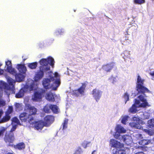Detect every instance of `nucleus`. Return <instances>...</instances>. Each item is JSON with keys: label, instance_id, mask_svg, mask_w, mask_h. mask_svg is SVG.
Here are the masks:
<instances>
[{"label": "nucleus", "instance_id": "47", "mask_svg": "<svg viewBox=\"0 0 154 154\" xmlns=\"http://www.w3.org/2000/svg\"><path fill=\"white\" fill-rule=\"evenodd\" d=\"M116 81V78H113V81L112 82V83L113 84H114L115 82Z\"/></svg>", "mask_w": 154, "mask_h": 154}, {"label": "nucleus", "instance_id": "26", "mask_svg": "<svg viewBox=\"0 0 154 154\" xmlns=\"http://www.w3.org/2000/svg\"><path fill=\"white\" fill-rule=\"evenodd\" d=\"M130 125L132 127L134 128L141 129V126L139 124L135 122L130 123H129Z\"/></svg>", "mask_w": 154, "mask_h": 154}, {"label": "nucleus", "instance_id": "31", "mask_svg": "<svg viewBox=\"0 0 154 154\" xmlns=\"http://www.w3.org/2000/svg\"><path fill=\"white\" fill-rule=\"evenodd\" d=\"M25 145L23 143H20L16 146V148L19 150L25 148Z\"/></svg>", "mask_w": 154, "mask_h": 154}, {"label": "nucleus", "instance_id": "3", "mask_svg": "<svg viewBox=\"0 0 154 154\" xmlns=\"http://www.w3.org/2000/svg\"><path fill=\"white\" fill-rule=\"evenodd\" d=\"M47 77L48 78L44 79L42 82L44 87L46 89L56 90L60 84V76L58 73L56 72L54 74L51 72H48Z\"/></svg>", "mask_w": 154, "mask_h": 154}, {"label": "nucleus", "instance_id": "41", "mask_svg": "<svg viewBox=\"0 0 154 154\" xmlns=\"http://www.w3.org/2000/svg\"><path fill=\"white\" fill-rule=\"evenodd\" d=\"M7 129V128L4 127L0 128V136L2 135L3 132Z\"/></svg>", "mask_w": 154, "mask_h": 154}, {"label": "nucleus", "instance_id": "35", "mask_svg": "<svg viewBox=\"0 0 154 154\" xmlns=\"http://www.w3.org/2000/svg\"><path fill=\"white\" fill-rule=\"evenodd\" d=\"M37 66V63L36 62L33 63L29 64L28 66L32 69H34L36 68Z\"/></svg>", "mask_w": 154, "mask_h": 154}, {"label": "nucleus", "instance_id": "23", "mask_svg": "<svg viewBox=\"0 0 154 154\" xmlns=\"http://www.w3.org/2000/svg\"><path fill=\"white\" fill-rule=\"evenodd\" d=\"M15 75V77L16 79L17 82H20L22 81L24 78V76L23 75L21 74H17V72L16 71V73Z\"/></svg>", "mask_w": 154, "mask_h": 154}, {"label": "nucleus", "instance_id": "54", "mask_svg": "<svg viewBox=\"0 0 154 154\" xmlns=\"http://www.w3.org/2000/svg\"><path fill=\"white\" fill-rule=\"evenodd\" d=\"M152 149H153V150L154 151V149H153V148Z\"/></svg>", "mask_w": 154, "mask_h": 154}, {"label": "nucleus", "instance_id": "52", "mask_svg": "<svg viewBox=\"0 0 154 154\" xmlns=\"http://www.w3.org/2000/svg\"><path fill=\"white\" fill-rule=\"evenodd\" d=\"M7 154H13L12 153L9 152Z\"/></svg>", "mask_w": 154, "mask_h": 154}, {"label": "nucleus", "instance_id": "43", "mask_svg": "<svg viewBox=\"0 0 154 154\" xmlns=\"http://www.w3.org/2000/svg\"><path fill=\"white\" fill-rule=\"evenodd\" d=\"M91 143L90 142H88L86 141H85V143L86 144V145L85 146V148H86L87 147L89 146V145Z\"/></svg>", "mask_w": 154, "mask_h": 154}, {"label": "nucleus", "instance_id": "29", "mask_svg": "<svg viewBox=\"0 0 154 154\" xmlns=\"http://www.w3.org/2000/svg\"><path fill=\"white\" fill-rule=\"evenodd\" d=\"M51 109V105H47L44 107V110L45 112H50Z\"/></svg>", "mask_w": 154, "mask_h": 154}, {"label": "nucleus", "instance_id": "15", "mask_svg": "<svg viewBox=\"0 0 154 154\" xmlns=\"http://www.w3.org/2000/svg\"><path fill=\"white\" fill-rule=\"evenodd\" d=\"M45 72L46 74V76H48V72H45L44 71V70H41L40 69V71L38 72L36 75V76L35 77V80L36 81H38L39 80L41 79L43 76L44 73Z\"/></svg>", "mask_w": 154, "mask_h": 154}, {"label": "nucleus", "instance_id": "25", "mask_svg": "<svg viewBox=\"0 0 154 154\" xmlns=\"http://www.w3.org/2000/svg\"><path fill=\"white\" fill-rule=\"evenodd\" d=\"M15 108L17 111L22 110L23 107V106L22 103H14Z\"/></svg>", "mask_w": 154, "mask_h": 154}, {"label": "nucleus", "instance_id": "13", "mask_svg": "<svg viewBox=\"0 0 154 154\" xmlns=\"http://www.w3.org/2000/svg\"><path fill=\"white\" fill-rule=\"evenodd\" d=\"M151 142V140H147L145 139H142L138 141L136 143H138V144L142 146H140V147L142 148V150L144 151L146 150V149L147 148L144 146L145 145H147L150 143Z\"/></svg>", "mask_w": 154, "mask_h": 154}, {"label": "nucleus", "instance_id": "5", "mask_svg": "<svg viewBox=\"0 0 154 154\" xmlns=\"http://www.w3.org/2000/svg\"><path fill=\"white\" fill-rule=\"evenodd\" d=\"M26 109H27L29 114L24 112L20 114V119L22 122H28L30 124H34L35 120L32 116L36 114L37 110L33 106H32L29 104H27L25 107Z\"/></svg>", "mask_w": 154, "mask_h": 154}, {"label": "nucleus", "instance_id": "22", "mask_svg": "<svg viewBox=\"0 0 154 154\" xmlns=\"http://www.w3.org/2000/svg\"><path fill=\"white\" fill-rule=\"evenodd\" d=\"M113 154H126V152L124 149H114L113 150Z\"/></svg>", "mask_w": 154, "mask_h": 154}, {"label": "nucleus", "instance_id": "7", "mask_svg": "<svg viewBox=\"0 0 154 154\" xmlns=\"http://www.w3.org/2000/svg\"><path fill=\"white\" fill-rule=\"evenodd\" d=\"M12 128L11 130L10 134H8L7 133H6L5 137V140L6 143H12L13 142L14 138L13 134L12 132L15 130L17 125H21V124L20 123L18 119L16 117H14L12 119Z\"/></svg>", "mask_w": 154, "mask_h": 154}, {"label": "nucleus", "instance_id": "6", "mask_svg": "<svg viewBox=\"0 0 154 154\" xmlns=\"http://www.w3.org/2000/svg\"><path fill=\"white\" fill-rule=\"evenodd\" d=\"M54 59L51 57H49L47 59H43L40 61V64L42 66L40 67L41 70H44L45 72H51L50 71V66L52 67L54 65Z\"/></svg>", "mask_w": 154, "mask_h": 154}, {"label": "nucleus", "instance_id": "17", "mask_svg": "<svg viewBox=\"0 0 154 154\" xmlns=\"http://www.w3.org/2000/svg\"><path fill=\"white\" fill-rule=\"evenodd\" d=\"M114 63H112L109 64L103 65V69L105 71L108 72H110L114 66Z\"/></svg>", "mask_w": 154, "mask_h": 154}, {"label": "nucleus", "instance_id": "53", "mask_svg": "<svg viewBox=\"0 0 154 154\" xmlns=\"http://www.w3.org/2000/svg\"><path fill=\"white\" fill-rule=\"evenodd\" d=\"M152 140H153V141H154V137L153 138Z\"/></svg>", "mask_w": 154, "mask_h": 154}, {"label": "nucleus", "instance_id": "10", "mask_svg": "<svg viewBox=\"0 0 154 154\" xmlns=\"http://www.w3.org/2000/svg\"><path fill=\"white\" fill-rule=\"evenodd\" d=\"M5 68L8 71L13 75H15L16 73V70L14 68H12L11 61L9 60L5 61Z\"/></svg>", "mask_w": 154, "mask_h": 154}, {"label": "nucleus", "instance_id": "2", "mask_svg": "<svg viewBox=\"0 0 154 154\" xmlns=\"http://www.w3.org/2000/svg\"><path fill=\"white\" fill-rule=\"evenodd\" d=\"M35 89L36 90L34 95L32 97V100L35 101H38L42 99L45 91L41 89L38 88L37 83L31 79L29 80L24 88H22L16 94L15 97L17 98H21L23 96L25 93Z\"/></svg>", "mask_w": 154, "mask_h": 154}, {"label": "nucleus", "instance_id": "14", "mask_svg": "<svg viewBox=\"0 0 154 154\" xmlns=\"http://www.w3.org/2000/svg\"><path fill=\"white\" fill-rule=\"evenodd\" d=\"M32 125H34L35 128L38 130H41L43 127L45 126V124L42 121L38 122H35V121L34 124Z\"/></svg>", "mask_w": 154, "mask_h": 154}, {"label": "nucleus", "instance_id": "24", "mask_svg": "<svg viewBox=\"0 0 154 154\" xmlns=\"http://www.w3.org/2000/svg\"><path fill=\"white\" fill-rule=\"evenodd\" d=\"M45 97L47 100L51 101H53L54 100V96L52 93L50 92L49 93H47L46 96Z\"/></svg>", "mask_w": 154, "mask_h": 154}, {"label": "nucleus", "instance_id": "18", "mask_svg": "<svg viewBox=\"0 0 154 154\" xmlns=\"http://www.w3.org/2000/svg\"><path fill=\"white\" fill-rule=\"evenodd\" d=\"M115 130L117 132L120 133H126V130L121 125H117Z\"/></svg>", "mask_w": 154, "mask_h": 154}, {"label": "nucleus", "instance_id": "39", "mask_svg": "<svg viewBox=\"0 0 154 154\" xmlns=\"http://www.w3.org/2000/svg\"><path fill=\"white\" fill-rule=\"evenodd\" d=\"M82 152V149L80 148H78L75 151L74 154H81Z\"/></svg>", "mask_w": 154, "mask_h": 154}, {"label": "nucleus", "instance_id": "20", "mask_svg": "<svg viewBox=\"0 0 154 154\" xmlns=\"http://www.w3.org/2000/svg\"><path fill=\"white\" fill-rule=\"evenodd\" d=\"M141 117L143 119H149L151 115V112H145L142 113L141 114Z\"/></svg>", "mask_w": 154, "mask_h": 154}, {"label": "nucleus", "instance_id": "12", "mask_svg": "<svg viewBox=\"0 0 154 154\" xmlns=\"http://www.w3.org/2000/svg\"><path fill=\"white\" fill-rule=\"evenodd\" d=\"M54 118L51 116H48L44 118V125L46 127H48L54 122Z\"/></svg>", "mask_w": 154, "mask_h": 154}, {"label": "nucleus", "instance_id": "28", "mask_svg": "<svg viewBox=\"0 0 154 154\" xmlns=\"http://www.w3.org/2000/svg\"><path fill=\"white\" fill-rule=\"evenodd\" d=\"M51 110L54 113H57L59 112V109L56 105H51Z\"/></svg>", "mask_w": 154, "mask_h": 154}, {"label": "nucleus", "instance_id": "27", "mask_svg": "<svg viewBox=\"0 0 154 154\" xmlns=\"http://www.w3.org/2000/svg\"><path fill=\"white\" fill-rule=\"evenodd\" d=\"M129 91H128L125 93L123 95V98L125 100V103L126 104L127 102L129 100Z\"/></svg>", "mask_w": 154, "mask_h": 154}, {"label": "nucleus", "instance_id": "8", "mask_svg": "<svg viewBox=\"0 0 154 154\" xmlns=\"http://www.w3.org/2000/svg\"><path fill=\"white\" fill-rule=\"evenodd\" d=\"M13 111V107L11 106H9L8 109L5 113V116L0 120V122L3 123L9 121L11 118V116L10 115L12 113Z\"/></svg>", "mask_w": 154, "mask_h": 154}, {"label": "nucleus", "instance_id": "34", "mask_svg": "<svg viewBox=\"0 0 154 154\" xmlns=\"http://www.w3.org/2000/svg\"><path fill=\"white\" fill-rule=\"evenodd\" d=\"M120 134V133H119L116 132L114 134V137L116 139H118L121 140L122 138V135Z\"/></svg>", "mask_w": 154, "mask_h": 154}, {"label": "nucleus", "instance_id": "48", "mask_svg": "<svg viewBox=\"0 0 154 154\" xmlns=\"http://www.w3.org/2000/svg\"><path fill=\"white\" fill-rule=\"evenodd\" d=\"M135 154H144V153L143 152H138L135 153Z\"/></svg>", "mask_w": 154, "mask_h": 154}, {"label": "nucleus", "instance_id": "21", "mask_svg": "<svg viewBox=\"0 0 154 154\" xmlns=\"http://www.w3.org/2000/svg\"><path fill=\"white\" fill-rule=\"evenodd\" d=\"M130 119V117L126 115L122 116L120 119L121 122L124 125H126Z\"/></svg>", "mask_w": 154, "mask_h": 154}, {"label": "nucleus", "instance_id": "38", "mask_svg": "<svg viewBox=\"0 0 154 154\" xmlns=\"http://www.w3.org/2000/svg\"><path fill=\"white\" fill-rule=\"evenodd\" d=\"M135 137L136 138L139 140V141L140 140L143 138V137H142L141 134H135Z\"/></svg>", "mask_w": 154, "mask_h": 154}, {"label": "nucleus", "instance_id": "49", "mask_svg": "<svg viewBox=\"0 0 154 154\" xmlns=\"http://www.w3.org/2000/svg\"><path fill=\"white\" fill-rule=\"evenodd\" d=\"M86 144L85 143V141H84L82 144V146L83 147L85 148V146L84 145H86Z\"/></svg>", "mask_w": 154, "mask_h": 154}, {"label": "nucleus", "instance_id": "16", "mask_svg": "<svg viewBox=\"0 0 154 154\" xmlns=\"http://www.w3.org/2000/svg\"><path fill=\"white\" fill-rule=\"evenodd\" d=\"M110 145L112 147L116 148V149L119 148L121 146V143L120 142L113 139L110 140Z\"/></svg>", "mask_w": 154, "mask_h": 154}, {"label": "nucleus", "instance_id": "30", "mask_svg": "<svg viewBox=\"0 0 154 154\" xmlns=\"http://www.w3.org/2000/svg\"><path fill=\"white\" fill-rule=\"evenodd\" d=\"M148 126L151 128H154V119H152L148 121Z\"/></svg>", "mask_w": 154, "mask_h": 154}, {"label": "nucleus", "instance_id": "45", "mask_svg": "<svg viewBox=\"0 0 154 154\" xmlns=\"http://www.w3.org/2000/svg\"><path fill=\"white\" fill-rule=\"evenodd\" d=\"M150 75L152 76V80H154V71L150 73Z\"/></svg>", "mask_w": 154, "mask_h": 154}, {"label": "nucleus", "instance_id": "40", "mask_svg": "<svg viewBox=\"0 0 154 154\" xmlns=\"http://www.w3.org/2000/svg\"><path fill=\"white\" fill-rule=\"evenodd\" d=\"M6 104L5 100L2 99H0V107H3L5 106Z\"/></svg>", "mask_w": 154, "mask_h": 154}, {"label": "nucleus", "instance_id": "36", "mask_svg": "<svg viewBox=\"0 0 154 154\" xmlns=\"http://www.w3.org/2000/svg\"><path fill=\"white\" fill-rule=\"evenodd\" d=\"M122 140L125 142L126 141L127 139H128L129 140L131 139V136L129 135H124L122 136Z\"/></svg>", "mask_w": 154, "mask_h": 154}, {"label": "nucleus", "instance_id": "1", "mask_svg": "<svg viewBox=\"0 0 154 154\" xmlns=\"http://www.w3.org/2000/svg\"><path fill=\"white\" fill-rule=\"evenodd\" d=\"M144 80L142 79L138 75L137 84V90L138 92V99H135L134 104L130 108L129 112L132 113L136 112L137 111V108L140 107H144L148 104L146 98L144 93L148 91V89L143 85Z\"/></svg>", "mask_w": 154, "mask_h": 154}, {"label": "nucleus", "instance_id": "44", "mask_svg": "<svg viewBox=\"0 0 154 154\" xmlns=\"http://www.w3.org/2000/svg\"><path fill=\"white\" fill-rule=\"evenodd\" d=\"M132 142L131 137V139H127V140L125 141V143L127 144L130 143Z\"/></svg>", "mask_w": 154, "mask_h": 154}, {"label": "nucleus", "instance_id": "19", "mask_svg": "<svg viewBox=\"0 0 154 154\" xmlns=\"http://www.w3.org/2000/svg\"><path fill=\"white\" fill-rule=\"evenodd\" d=\"M16 68L20 72L23 73H25L26 70V67L23 65L17 64Z\"/></svg>", "mask_w": 154, "mask_h": 154}, {"label": "nucleus", "instance_id": "50", "mask_svg": "<svg viewBox=\"0 0 154 154\" xmlns=\"http://www.w3.org/2000/svg\"><path fill=\"white\" fill-rule=\"evenodd\" d=\"M56 35H58L59 34H61V32H60V31H58V33H57V32H56Z\"/></svg>", "mask_w": 154, "mask_h": 154}, {"label": "nucleus", "instance_id": "9", "mask_svg": "<svg viewBox=\"0 0 154 154\" xmlns=\"http://www.w3.org/2000/svg\"><path fill=\"white\" fill-rule=\"evenodd\" d=\"M102 91L97 89H94L92 91L91 94L93 97L97 101H98L102 96Z\"/></svg>", "mask_w": 154, "mask_h": 154}, {"label": "nucleus", "instance_id": "37", "mask_svg": "<svg viewBox=\"0 0 154 154\" xmlns=\"http://www.w3.org/2000/svg\"><path fill=\"white\" fill-rule=\"evenodd\" d=\"M134 2L135 4H141L145 2V0H134Z\"/></svg>", "mask_w": 154, "mask_h": 154}, {"label": "nucleus", "instance_id": "33", "mask_svg": "<svg viewBox=\"0 0 154 154\" xmlns=\"http://www.w3.org/2000/svg\"><path fill=\"white\" fill-rule=\"evenodd\" d=\"M68 120L65 119L64 121L63 122L62 124L63 129H66L67 127V125L68 123Z\"/></svg>", "mask_w": 154, "mask_h": 154}, {"label": "nucleus", "instance_id": "42", "mask_svg": "<svg viewBox=\"0 0 154 154\" xmlns=\"http://www.w3.org/2000/svg\"><path fill=\"white\" fill-rule=\"evenodd\" d=\"M133 120L136 123L139 124V118L135 116L133 118Z\"/></svg>", "mask_w": 154, "mask_h": 154}, {"label": "nucleus", "instance_id": "11", "mask_svg": "<svg viewBox=\"0 0 154 154\" xmlns=\"http://www.w3.org/2000/svg\"><path fill=\"white\" fill-rule=\"evenodd\" d=\"M82 86L77 90H75L74 92L77 96H79L80 94L84 95L85 93V90L86 85L87 84V82H85L82 84Z\"/></svg>", "mask_w": 154, "mask_h": 154}, {"label": "nucleus", "instance_id": "51", "mask_svg": "<svg viewBox=\"0 0 154 154\" xmlns=\"http://www.w3.org/2000/svg\"><path fill=\"white\" fill-rule=\"evenodd\" d=\"M95 152H96V151H95V150H94V151L92 152V154H94V153Z\"/></svg>", "mask_w": 154, "mask_h": 154}, {"label": "nucleus", "instance_id": "4", "mask_svg": "<svg viewBox=\"0 0 154 154\" xmlns=\"http://www.w3.org/2000/svg\"><path fill=\"white\" fill-rule=\"evenodd\" d=\"M7 79L9 85L3 81H0V97L2 95L3 90L8 96L11 94L15 93V81L9 77H7Z\"/></svg>", "mask_w": 154, "mask_h": 154}, {"label": "nucleus", "instance_id": "32", "mask_svg": "<svg viewBox=\"0 0 154 154\" xmlns=\"http://www.w3.org/2000/svg\"><path fill=\"white\" fill-rule=\"evenodd\" d=\"M144 131L150 136H152L154 135V130H149L145 129L144 130Z\"/></svg>", "mask_w": 154, "mask_h": 154}, {"label": "nucleus", "instance_id": "46", "mask_svg": "<svg viewBox=\"0 0 154 154\" xmlns=\"http://www.w3.org/2000/svg\"><path fill=\"white\" fill-rule=\"evenodd\" d=\"M3 113V112L2 109H0V118Z\"/></svg>", "mask_w": 154, "mask_h": 154}]
</instances>
